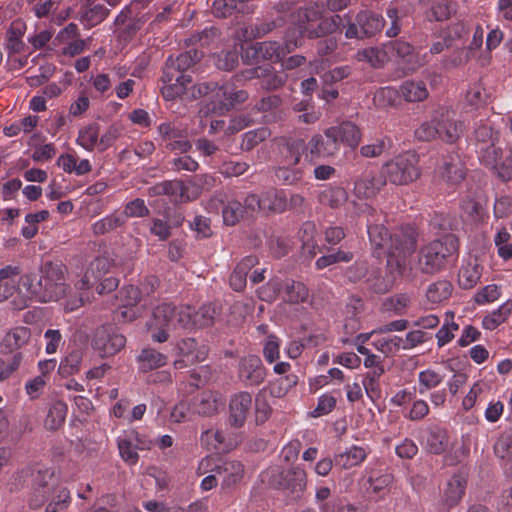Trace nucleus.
I'll list each match as a JSON object with an SVG mask.
<instances>
[{
    "instance_id": "5fc2aeb1",
    "label": "nucleus",
    "mask_w": 512,
    "mask_h": 512,
    "mask_svg": "<svg viewBox=\"0 0 512 512\" xmlns=\"http://www.w3.org/2000/svg\"><path fill=\"white\" fill-rule=\"evenodd\" d=\"M304 35L305 32L302 24L299 28H289L286 31L284 42L282 43V49L285 56L302 45Z\"/></svg>"
},
{
    "instance_id": "9b49d317",
    "label": "nucleus",
    "mask_w": 512,
    "mask_h": 512,
    "mask_svg": "<svg viewBox=\"0 0 512 512\" xmlns=\"http://www.w3.org/2000/svg\"><path fill=\"white\" fill-rule=\"evenodd\" d=\"M306 22L302 21L305 35L309 39H316L331 35L342 25V17L338 14L331 17L319 16L317 11L305 14Z\"/></svg>"
},
{
    "instance_id": "cd10ccee",
    "label": "nucleus",
    "mask_w": 512,
    "mask_h": 512,
    "mask_svg": "<svg viewBox=\"0 0 512 512\" xmlns=\"http://www.w3.org/2000/svg\"><path fill=\"white\" fill-rule=\"evenodd\" d=\"M288 75L285 71H277L270 64L263 65L260 78V87L265 91H276L281 89L287 82Z\"/></svg>"
},
{
    "instance_id": "338daca9",
    "label": "nucleus",
    "mask_w": 512,
    "mask_h": 512,
    "mask_svg": "<svg viewBox=\"0 0 512 512\" xmlns=\"http://www.w3.org/2000/svg\"><path fill=\"white\" fill-rule=\"evenodd\" d=\"M442 381V377L433 370H425L419 373V392L424 394L426 391L435 388Z\"/></svg>"
},
{
    "instance_id": "7ed1b4c3",
    "label": "nucleus",
    "mask_w": 512,
    "mask_h": 512,
    "mask_svg": "<svg viewBox=\"0 0 512 512\" xmlns=\"http://www.w3.org/2000/svg\"><path fill=\"white\" fill-rule=\"evenodd\" d=\"M204 53L198 49H190L177 57H168L163 67L161 94L166 100H173L183 96L188 85L192 83V77L186 71L198 63Z\"/></svg>"
},
{
    "instance_id": "c03bdc74",
    "label": "nucleus",
    "mask_w": 512,
    "mask_h": 512,
    "mask_svg": "<svg viewBox=\"0 0 512 512\" xmlns=\"http://www.w3.org/2000/svg\"><path fill=\"white\" fill-rule=\"evenodd\" d=\"M512 311V300H508L503 303L497 310L493 311L491 314L485 316L483 318V327L488 330H494L498 327L502 322L506 320V318L510 315Z\"/></svg>"
},
{
    "instance_id": "393cba45",
    "label": "nucleus",
    "mask_w": 512,
    "mask_h": 512,
    "mask_svg": "<svg viewBox=\"0 0 512 512\" xmlns=\"http://www.w3.org/2000/svg\"><path fill=\"white\" fill-rule=\"evenodd\" d=\"M367 232L374 254L378 257L386 254L391 243L392 233L382 224H369Z\"/></svg>"
},
{
    "instance_id": "c85d7f7f",
    "label": "nucleus",
    "mask_w": 512,
    "mask_h": 512,
    "mask_svg": "<svg viewBox=\"0 0 512 512\" xmlns=\"http://www.w3.org/2000/svg\"><path fill=\"white\" fill-rule=\"evenodd\" d=\"M21 273L19 266L7 265L0 269V302L11 297L17 290L14 278Z\"/></svg>"
},
{
    "instance_id": "6e6552de",
    "label": "nucleus",
    "mask_w": 512,
    "mask_h": 512,
    "mask_svg": "<svg viewBox=\"0 0 512 512\" xmlns=\"http://www.w3.org/2000/svg\"><path fill=\"white\" fill-rule=\"evenodd\" d=\"M221 308L216 303L201 305L196 311L190 306L179 307L178 324L183 329L207 328L214 325Z\"/></svg>"
},
{
    "instance_id": "de8ad7c7",
    "label": "nucleus",
    "mask_w": 512,
    "mask_h": 512,
    "mask_svg": "<svg viewBox=\"0 0 512 512\" xmlns=\"http://www.w3.org/2000/svg\"><path fill=\"white\" fill-rule=\"evenodd\" d=\"M270 135L271 132L267 127L250 130L242 136L241 149L243 151H251L258 144L268 139Z\"/></svg>"
},
{
    "instance_id": "680f3d73",
    "label": "nucleus",
    "mask_w": 512,
    "mask_h": 512,
    "mask_svg": "<svg viewBox=\"0 0 512 512\" xmlns=\"http://www.w3.org/2000/svg\"><path fill=\"white\" fill-rule=\"evenodd\" d=\"M474 135L477 149L484 144L499 141V133L497 131H494L492 127L485 124L479 125L475 129Z\"/></svg>"
},
{
    "instance_id": "8fccbe9b",
    "label": "nucleus",
    "mask_w": 512,
    "mask_h": 512,
    "mask_svg": "<svg viewBox=\"0 0 512 512\" xmlns=\"http://www.w3.org/2000/svg\"><path fill=\"white\" fill-rule=\"evenodd\" d=\"M496 144L497 142L484 144L477 149L481 163L490 168L495 166L502 156V149Z\"/></svg>"
},
{
    "instance_id": "c9c22d12",
    "label": "nucleus",
    "mask_w": 512,
    "mask_h": 512,
    "mask_svg": "<svg viewBox=\"0 0 512 512\" xmlns=\"http://www.w3.org/2000/svg\"><path fill=\"white\" fill-rule=\"evenodd\" d=\"M254 49L261 58L271 62H280L285 58L282 44L277 41L256 43Z\"/></svg>"
},
{
    "instance_id": "37998d69",
    "label": "nucleus",
    "mask_w": 512,
    "mask_h": 512,
    "mask_svg": "<svg viewBox=\"0 0 512 512\" xmlns=\"http://www.w3.org/2000/svg\"><path fill=\"white\" fill-rule=\"evenodd\" d=\"M264 210L282 213L287 210V196L283 191L270 189L263 193Z\"/></svg>"
},
{
    "instance_id": "f257e3e1",
    "label": "nucleus",
    "mask_w": 512,
    "mask_h": 512,
    "mask_svg": "<svg viewBox=\"0 0 512 512\" xmlns=\"http://www.w3.org/2000/svg\"><path fill=\"white\" fill-rule=\"evenodd\" d=\"M458 238L449 234L422 246L417 256L409 260L408 266L403 261L397 262V275L414 279L418 273L434 274L446 266L448 260L458 253Z\"/></svg>"
},
{
    "instance_id": "0eeeda50",
    "label": "nucleus",
    "mask_w": 512,
    "mask_h": 512,
    "mask_svg": "<svg viewBox=\"0 0 512 512\" xmlns=\"http://www.w3.org/2000/svg\"><path fill=\"white\" fill-rule=\"evenodd\" d=\"M417 158L414 154H403L382 168L387 181L394 185H407L415 181L420 172L417 168Z\"/></svg>"
},
{
    "instance_id": "c756f323",
    "label": "nucleus",
    "mask_w": 512,
    "mask_h": 512,
    "mask_svg": "<svg viewBox=\"0 0 512 512\" xmlns=\"http://www.w3.org/2000/svg\"><path fill=\"white\" fill-rule=\"evenodd\" d=\"M284 296L283 300L289 304H299L307 301L309 289L302 282L293 279L283 281Z\"/></svg>"
},
{
    "instance_id": "aec40b11",
    "label": "nucleus",
    "mask_w": 512,
    "mask_h": 512,
    "mask_svg": "<svg viewBox=\"0 0 512 512\" xmlns=\"http://www.w3.org/2000/svg\"><path fill=\"white\" fill-rule=\"evenodd\" d=\"M254 0H215L213 2V11L217 17H228L233 13L242 15L253 14L257 8L253 4Z\"/></svg>"
},
{
    "instance_id": "6ab92c4d",
    "label": "nucleus",
    "mask_w": 512,
    "mask_h": 512,
    "mask_svg": "<svg viewBox=\"0 0 512 512\" xmlns=\"http://www.w3.org/2000/svg\"><path fill=\"white\" fill-rule=\"evenodd\" d=\"M441 178L448 184L456 185L461 183L466 175L465 164L458 154H450L443 158L439 167Z\"/></svg>"
},
{
    "instance_id": "603ef678",
    "label": "nucleus",
    "mask_w": 512,
    "mask_h": 512,
    "mask_svg": "<svg viewBox=\"0 0 512 512\" xmlns=\"http://www.w3.org/2000/svg\"><path fill=\"white\" fill-rule=\"evenodd\" d=\"M282 288V279L278 277L271 278L266 284L258 288L257 295L262 301L271 303L277 299Z\"/></svg>"
},
{
    "instance_id": "e2e57ef3",
    "label": "nucleus",
    "mask_w": 512,
    "mask_h": 512,
    "mask_svg": "<svg viewBox=\"0 0 512 512\" xmlns=\"http://www.w3.org/2000/svg\"><path fill=\"white\" fill-rule=\"evenodd\" d=\"M216 179L211 174H200L197 175L192 184L193 190L191 192L190 200L199 197L203 190H210L215 186Z\"/></svg>"
},
{
    "instance_id": "f704fd0d",
    "label": "nucleus",
    "mask_w": 512,
    "mask_h": 512,
    "mask_svg": "<svg viewBox=\"0 0 512 512\" xmlns=\"http://www.w3.org/2000/svg\"><path fill=\"white\" fill-rule=\"evenodd\" d=\"M385 48L390 54L404 59L407 64L410 65V70H415L416 67L420 65L418 62L414 61L413 47L408 42L400 40L391 41Z\"/></svg>"
},
{
    "instance_id": "b1692460",
    "label": "nucleus",
    "mask_w": 512,
    "mask_h": 512,
    "mask_svg": "<svg viewBox=\"0 0 512 512\" xmlns=\"http://www.w3.org/2000/svg\"><path fill=\"white\" fill-rule=\"evenodd\" d=\"M223 405L220 395L213 391H204L193 401V411L200 416H212Z\"/></svg>"
},
{
    "instance_id": "3c124183",
    "label": "nucleus",
    "mask_w": 512,
    "mask_h": 512,
    "mask_svg": "<svg viewBox=\"0 0 512 512\" xmlns=\"http://www.w3.org/2000/svg\"><path fill=\"white\" fill-rule=\"evenodd\" d=\"M124 222L123 216L111 214L96 221L92 226V231L95 235H103L122 226Z\"/></svg>"
},
{
    "instance_id": "e433bc0d",
    "label": "nucleus",
    "mask_w": 512,
    "mask_h": 512,
    "mask_svg": "<svg viewBox=\"0 0 512 512\" xmlns=\"http://www.w3.org/2000/svg\"><path fill=\"white\" fill-rule=\"evenodd\" d=\"M337 131V137L339 139V143H344L351 148H355L360 140L361 133L359 128L352 122H343L339 126H333Z\"/></svg>"
},
{
    "instance_id": "864d4df0",
    "label": "nucleus",
    "mask_w": 512,
    "mask_h": 512,
    "mask_svg": "<svg viewBox=\"0 0 512 512\" xmlns=\"http://www.w3.org/2000/svg\"><path fill=\"white\" fill-rule=\"evenodd\" d=\"M453 11L452 2L449 0H433L431 9L427 13V18L430 21H444L447 20Z\"/></svg>"
},
{
    "instance_id": "39448f33",
    "label": "nucleus",
    "mask_w": 512,
    "mask_h": 512,
    "mask_svg": "<svg viewBox=\"0 0 512 512\" xmlns=\"http://www.w3.org/2000/svg\"><path fill=\"white\" fill-rule=\"evenodd\" d=\"M417 246V233L411 226H403L395 229L391 234V243L389 244L387 255V265L390 272L397 275V262L403 261L408 266L409 257L415 251Z\"/></svg>"
},
{
    "instance_id": "13d9d810",
    "label": "nucleus",
    "mask_w": 512,
    "mask_h": 512,
    "mask_svg": "<svg viewBox=\"0 0 512 512\" xmlns=\"http://www.w3.org/2000/svg\"><path fill=\"white\" fill-rule=\"evenodd\" d=\"M494 453L502 460L512 458V431H505L494 445Z\"/></svg>"
},
{
    "instance_id": "f8f14e48",
    "label": "nucleus",
    "mask_w": 512,
    "mask_h": 512,
    "mask_svg": "<svg viewBox=\"0 0 512 512\" xmlns=\"http://www.w3.org/2000/svg\"><path fill=\"white\" fill-rule=\"evenodd\" d=\"M384 26V19L369 10L360 11L355 18V22L349 23L345 36L348 39H363L371 37L379 32Z\"/></svg>"
},
{
    "instance_id": "473e14b6",
    "label": "nucleus",
    "mask_w": 512,
    "mask_h": 512,
    "mask_svg": "<svg viewBox=\"0 0 512 512\" xmlns=\"http://www.w3.org/2000/svg\"><path fill=\"white\" fill-rule=\"evenodd\" d=\"M398 92L407 102H420L429 95L426 85L422 81H404L399 86Z\"/></svg>"
},
{
    "instance_id": "4be33fe9",
    "label": "nucleus",
    "mask_w": 512,
    "mask_h": 512,
    "mask_svg": "<svg viewBox=\"0 0 512 512\" xmlns=\"http://www.w3.org/2000/svg\"><path fill=\"white\" fill-rule=\"evenodd\" d=\"M450 447V439L446 429L432 426L427 430L424 448L430 454L440 455Z\"/></svg>"
},
{
    "instance_id": "a878e982",
    "label": "nucleus",
    "mask_w": 512,
    "mask_h": 512,
    "mask_svg": "<svg viewBox=\"0 0 512 512\" xmlns=\"http://www.w3.org/2000/svg\"><path fill=\"white\" fill-rule=\"evenodd\" d=\"M258 264V258L254 255L244 257L234 268L230 276V286L240 292L246 287L248 272Z\"/></svg>"
},
{
    "instance_id": "4d7b16f0",
    "label": "nucleus",
    "mask_w": 512,
    "mask_h": 512,
    "mask_svg": "<svg viewBox=\"0 0 512 512\" xmlns=\"http://www.w3.org/2000/svg\"><path fill=\"white\" fill-rule=\"evenodd\" d=\"M118 449L121 458L128 464L134 465L139 460L137 448L135 445L128 440L124 435L117 439Z\"/></svg>"
},
{
    "instance_id": "412c9836",
    "label": "nucleus",
    "mask_w": 512,
    "mask_h": 512,
    "mask_svg": "<svg viewBox=\"0 0 512 512\" xmlns=\"http://www.w3.org/2000/svg\"><path fill=\"white\" fill-rule=\"evenodd\" d=\"M466 479L461 474H455L447 482L442 495V504L446 510L456 506L462 499L466 489Z\"/></svg>"
},
{
    "instance_id": "a18cd8bd",
    "label": "nucleus",
    "mask_w": 512,
    "mask_h": 512,
    "mask_svg": "<svg viewBox=\"0 0 512 512\" xmlns=\"http://www.w3.org/2000/svg\"><path fill=\"white\" fill-rule=\"evenodd\" d=\"M222 216L226 225H235L245 216L243 204L235 199L227 200V203L223 205Z\"/></svg>"
},
{
    "instance_id": "bf43d9fd",
    "label": "nucleus",
    "mask_w": 512,
    "mask_h": 512,
    "mask_svg": "<svg viewBox=\"0 0 512 512\" xmlns=\"http://www.w3.org/2000/svg\"><path fill=\"white\" fill-rule=\"evenodd\" d=\"M99 136V126L90 124L79 132L77 142L87 150H93L97 144Z\"/></svg>"
},
{
    "instance_id": "f3484780",
    "label": "nucleus",
    "mask_w": 512,
    "mask_h": 512,
    "mask_svg": "<svg viewBox=\"0 0 512 512\" xmlns=\"http://www.w3.org/2000/svg\"><path fill=\"white\" fill-rule=\"evenodd\" d=\"M265 368L261 359L255 355H248L239 363V378L250 386L260 385L265 379Z\"/></svg>"
},
{
    "instance_id": "ea45409f",
    "label": "nucleus",
    "mask_w": 512,
    "mask_h": 512,
    "mask_svg": "<svg viewBox=\"0 0 512 512\" xmlns=\"http://www.w3.org/2000/svg\"><path fill=\"white\" fill-rule=\"evenodd\" d=\"M24 25L21 22H13L6 34V49L10 54L23 51L25 44L22 41Z\"/></svg>"
},
{
    "instance_id": "f03ea898",
    "label": "nucleus",
    "mask_w": 512,
    "mask_h": 512,
    "mask_svg": "<svg viewBox=\"0 0 512 512\" xmlns=\"http://www.w3.org/2000/svg\"><path fill=\"white\" fill-rule=\"evenodd\" d=\"M66 273L63 263L46 261L39 267V273L22 275L19 285L40 302L55 301L66 295Z\"/></svg>"
},
{
    "instance_id": "79ce46f5",
    "label": "nucleus",
    "mask_w": 512,
    "mask_h": 512,
    "mask_svg": "<svg viewBox=\"0 0 512 512\" xmlns=\"http://www.w3.org/2000/svg\"><path fill=\"white\" fill-rule=\"evenodd\" d=\"M67 405L62 401L54 402L48 411L45 419V427L48 430H57L65 421Z\"/></svg>"
},
{
    "instance_id": "9d476101",
    "label": "nucleus",
    "mask_w": 512,
    "mask_h": 512,
    "mask_svg": "<svg viewBox=\"0 0 512 512\" xmlns=\"http://www.w3.org/2000/svg\"><path fill=\"white\" fill-rule=\"evenodd\" d=\"M249 94L246 90L236 89L231 82L219 86L213 99L208 103L207 110L216 115H224L247 101Z\"/></svg>"
},
{
    "instance_id": "6e6d98bb",
    "label": "nucleus",
    "mask_w": 512,
    "mask_h": 512,
    "mask_svg": "<svg viewBox=\"0 0 512 512\" xmlns=\"http://www.w3.org/2000/svg\"><path fill=\"white\" fill-rule=\"evenodd\" d=\"M275 176L284 185H295L302 180L303 171L300 168L286 165L278 167L275 171Z\"/></svg>"
},
{
    "instance_id": "423d86ee",
    "label": "nucleus",
    "mask_w": 512,
    "mask_h": 512,
    "mask_svg": "<svg viewBox=\"0 0 512 512\" xmlns=\"http://www.w3.org/2000/svg\"><path fill=\"white\" fill-rule=\"evenodd\" d=\"M179 308L170 303H162L154 308L148 321V330L153 341L166 342L172 330L180 327L178 324Z\"/></svg>"
},
{
    "instance_id": "4c0bfd02",
    "label": "nucleus",
    "mask_w": 512,
    "mask_h": 512,
    "mask_svg": "<svg viewBox=\"0 0 512 512\" xmlns=\"http://www.w3.org/2000/svg\"><path fill=\"white\" fill-rule=\"evenodd\" d=\"M453 286L447 280H439L428 286L426 298L432 304H438L447 300L452 294Z\"/></svg>"
},
{
    "instance_id": "dca6fc26",
    "label": "nucleus",
    "mask_w": 512,
    "mask_h": 512,
    "mask_svg": "<svg viewBox=\"0 0 512 512\" xmlns=\"http://www.w3.org/2000/svg\"><path fill=\"white\" fill-rule=\"evenodd\" d=\"M149 197L167 195L174 202L190 201L189 187L180 180H166L147 188Z\"/></svg>"
},
{
    "instance_id": "09e8293b",
    "label": "nucleus",
    "mask_w": 512,
    "mask_h": 512,
    "mask_svg": "<svg viewBox=\"0 0 512 512\" xmlns=\"http://www.w3.org/2000/svg\"><path fill=\"white\" fill-rule=\"evenodd\" d=\"M347 200V192L342 187H329L323 190L320 194V201L322 204L328 205L331 208L340 207Z\"/></svg>"
},
{
    "instance_id": "20e7f679",
    "label": "nucleus",
    "mask_w": 512,
    "mask_h": 512,
    "mask_svg": "<svg viewBox=\"0 0 512 512\" xmlns=\"http://www.w3.org/2000/svg\"><path fill=\"white\" fill-rule=\"evenodd\" d=\"M464 123L454 118V113L448 108H440L435 111L432 119L426 121L415 130V137L420 141L441 139L453 144L464 132Z\"/></svg>"
},
{
    "instance_id": "774afa93",
    "label": "nucleus",
    "mask_w": 512,
    "mask_h": 512,
    "mask_svg": "<svg viewBox=\"0 0 512 512\" xmlns=\"http://www.w3.org/2000/svg\"><path fill=\"white\" fill-rule=\"evenodd\" d=\"M22 362V354L20 352L14 354L9 360L5 361L0 358V381L9 379L14 372L17 371Z\"/></svg>"
},
{
    "instance_id": "1a4fd4ad",
    "label": "nucleus",
    "mask_w": 512,
    "mask_h": 512,
    "mask_svg": "<svg viewBox=\"0 0 512 512\" xmlns=\"http://www.w3.org/2000/svg\"><path fill=\"white\" fill-rule=\"evenodd\" d=\"M92 348L102 358L116 355L126 345V337L113 325L98 327L92 338Z\"/></svg>"
},
{
    "instance_id": "bb28decb",
    "label": "nucleus",
    "mask_w": 512,
    "mask_h": 512,
    "mask_svg": "<svg viewBox=\"0 0 512 512\" xmlns=\"http://www.w3.org/2000/svg\"><path fill=\"white\" fill-rule=\"evenodd\" d=\"M110 10L103 4H88L78 12L79 21L86 28H92L106 19Z\"/></svg>"
},
{
    "instance_id": "49530a36",
    "label": "nucleus",
    "mask_w": 512,
    "mask_h": 512,
    "mask_svg": "<svg viewBox=\"0 0 512 512\" xmlns=\"http://www.w3.org/2000/svg\"><path fill=\"white\" fill-rule=\"evenodd\" d=\"M83 359V352L80 349L72 350L59 365V373L66 377L79 372Z\"/></svg>"
},
{
    "instance_id": "72a5a7b5",
    "label": "nucleus",
    "mask_w": 512,
    "mask_h": 512,
    "mask_svg": "<svg viewBox=\"0 0 512 512\" xmlns=\"http://www.w3.org/2000/svg\"><path fill=\"white\" fill-rule=\"evenodd\" d=\"M482 275V267L477 263V260L469 261L466 265L462 266L458 274V282L463 289L473 288Z\"/></svg>"
},
{
    "instance_id": "ddd939ff",
    "label": "nucleus",
    "mask_w": 512,
    "mask_h": 512,
    "mask_svg": "<svg viewBox=\"0 0 512 512\" xmlns=\"http://www.w3.org/2000/svg\"><path fill=\"white\" fill-rule=\"evenodd\" d=\"M307 475L303 468L296 466L286 471H282L277 478L274 479V484L281 490L287 492L292 500L301 497L306 488Z\"/></svg>"
},
{
    "instance_id": "4468645a",
    "label": "nucleus",
    "mask_w": 512,
    "mask_h": 512,
    "mask_svg": "<svg viewBox=\"0 0 512 512\" xmlns=\"http://www.w3.org/2000/svg\"><path fill=\"white\" fill-rule=\"evenodd\" d=\"M309 152L312 157L327 158L334 156L340 148L337 131L329 127L323 135H314L308 142Z\"/></svg>"
},
{
    "instance_id": "5701e85b",
    "label": "nucleus",
    "mask_w": 512,
    "mask_h": 512,
    "mask_svg": "<svg viewBox=\"0 0 512 512\" xmlns=\"http://www.w3.org/2000/svg\"><path fill=\"white\" fill-rule=\"evenodd\" d=\"M386 177L383 171L380 174L367 172L355 182V192L357 195L369 198L374 196L385 184Z\"/></svg>"
},
{
    "instance_id": "2eb2a0df",
    "label": "nucleus",
    "mask_w": 512,
    "mask_h": 512,
    "mask_svg": "<svg viewBox=\"0 0 512 512\" xmlns=\"http://www.w3.org/2000/svg\"><path fill=\"white\" fill-rule=\"evenodd\" d=\"M252 407V396L246 391L231 396L229 402V424L234 428L244 426Z\"/></svg>"
},
{
    "instance_id": "a211bd4d",
    "label": "nucleus",
    "mask_w": 512,
    "mask_h": 512,
    "mask_svg": "<svg viewBox=\"0 0 512 512\" xmlns=\"http://www.w3.org/2000/svg\"><path fill=\"white\" fill-rule=\"evenodd\" d=\"M218 475L221 488L228 490L238 485L244 476V466L236 460L224 461L212 468Z\"/></svg>"
},
{
    "instance_id": "052dcab7",
    "label": "nucleus",
    "mask_w": 512,
    "mask_h": 512,
    "mask_svg": "<svg viewBox=\"0 0 512 512\" xmlns=\"http://www.w3.org/2000/svg\"><path fill=\"white\" fill-rule=\"evenodd\" d=\"M386 52L377 48H367L358 52V60L369 63L374 68L382 67L385 62Z\"/></svg>"
},
{
    "instance_id": "7c9ffc66",
    "label": "nucleus",
    "mask_w": 512,
    "mask_h": 512,
    "mask_svg": "<svg viewBox=\"0 0 512 512\" xmlns=\"http://www.w3.org/2000/svg\"><path fill=\"white\" fill-rule=\"evenodd\" d=\"M307 149H309L308 144L302 139L286 141L281 148L283 163L288 166H296Z\"/></svg>"
},
{
    "instance_id": "a19ab883",
    "label": "nucleus",
    "mask_w": 512,
    "mask_h": 512,
    "mask_svg": "<svg viewBox=\"0 0 512 512\" xmlns=\"http://www.w3.org/2000/svg\"><path fill=\"white\" fill-rule=\"evenodd\" d=\"M31 333L27 327H17L4 336L2 344L10 351L21 348L30 339Z\"/></svg>"
},
{
    "instance_id": "2f4dec72",
    "label": "nucleus",
    "mask_w": 512,
    "mask_h": 512,
    "mask_svg": "<svg viewBox=\"0 0 512 512\" xmlns=\"http://www.w3.org/2000/svg\"><path fill=\"white\" fill-rule=\"evenodd\" d=\"M367 457V450L361 446H353L348 451L335 455V465L342 469H350L360 465Z\"/></svg>"
},
{
    "instance_id": "69168bd1",
    "label": "nucleus",
    "mask_w": 512,
    "mask_h": 512,
    "mask_svg": "<svg viewBox=\"0 0 512 512\" xmlns=\"http://www.w3.org/2000/svg\"><path fill=\"white\" fill-rule=\"evenodd\" d=\"M331 490L328 487H320L316 491V500L320 512H335L337 498L330 499Z\"/></svg>"
},
{
    "instance_id": "58836bf2",
    "label": "nucleus",
    "mask_w": 512,
    "mask_h": 512,
    "mask_svg": "<svg viewBox=\"0 0 512 512\" xmlns=\"http://www.w3.org/2000/svg\"><path fill=\"white\" fill-rule=\"evenodd\" d=\"M140 368L143 371L162 367L167 362V356L151 348L143 349L138 356Z\"/></svg>"
},
{
    "instance_id": "0e129e2a",
    "label": "nucleus",
    "mask_w": 512,
    "mask_h": 512,
    "mask_svg": "<svg viewBox=\"0 0 512 512\" xmlns=\"http://www.w3.org/2000/svg\"><path fill=\"white\" fill-rule=\"evenodd\" d=\"M111 266L112 260L109 257L98 256L90 262L87 269L95 276L97 281H100L109 272Z\"/></svg>"
}]
</instances>
